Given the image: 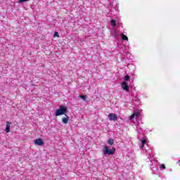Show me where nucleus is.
Here are the masks:
<instances>
[{"mask_svg":"<svg viewBox=\"0 0 180 180\" xmlns=\"http://www.w3.org/2000/svg\"><path fill=\"white\" fill-rule=\"evenodd\" d=\"M34 144H36V146H44V141H43L41 139H37L34 140Z\"/></svg>","mask_w":180,"mask_h":180,"instance_id":"nucleus-3","label":"nucleus"},{"mask_svg":"<svg viewBox=\"0 0 180 180\" xmlns=\"http://www.w3.org/2000/svg\"><path fill=\"white\" fill-rule=\"evenodd\" d=\"M79 98H81V99H82L84 102H86V98H88V96H86V95H84V96L79 95Z\"/></svg>","mask_w":180,"mask_h":180,"instance_id":"nucleus-10","label":"nucleus"},{"mask_svg":"<svg viewBox=\"0 0 180 180\" xmlns=\"http://www.w3.org/2000/svg\"><path fill=\"white\" fill-rule=\"evenodd\" d=\"M134 116H136V115L133 114L132 115H131V119H134Z\"/></svg>","mask_w":180,"mask_h":180,"instance_id":"nucleus-17","label":"nucleus"},{"mask_svg":"<svg viewBox=\"0 0 180 180\" xmlns=\"http://www.w3.org/2000/svg\"><path fill=\"white\" fill-rule=\"evenodd\" d=\"M108 119L110 121H112V120L116 121V120H117V115H116V114H115V113H110L108 115Z\"/></svg>","mask_w":180,"mask_h":180,"instance_id":"nucleus-4","label":"nucleus"},{"mask_svg":"<svg viewBox=\"0 0 180 180\" xmlns=\"http://www.w3.org/2000/svg\"><path fill=\"white\" fill-rule=\"evenodd\" d=\"M124 81H127L128 79H130V76H129V75H126L125 77H124Z\"/></svg>","mask_w":180,"mask_h":180,"instance_id":"nucleus-14","label":"nucleus"},{"mask_svg":"<svg viewBox=\"0 0 180 180\" xmlns=\"http://www.w3.org/2000/svg\"><path fill=\"white\" fill-rule=\"evenodd\" d=\"M65 117L62 119V122L64 123V124H67V123H68V116H67L65 114Z\"/></svg>","mask_w":180,"mask_h":180,"instance_id":"nucleus-7","label":"nucleus"},{"mask_svg":"<svg viewBox=\"0 0 180 180\" xmlns=\"http://www.w3.org/2000/svg\"><path fill=\"white\" fill-rule=\"evenodd\" d=\"M141 147H142V148H144V144H146L147 141L144 139H141Z\"/></svg>","mask_w":180,"mask_h":180,"instance_id":"nucleus-8","label":"nucleus"},{"mask_svg":"<svg viewBox=\"0 0 180 180\" xmlns=\"http://www.w3.org/2000/svg\"><path fill=\"white\" fill-rule=\"evenodd\" d=\"M27 1H29V0H19V2H20V3H22V2H27Z\"/></svg>","mask_w":180,"mask_h":180,"instance_id":"nucleus-15","label":"nucleus"},{"mask_svg":"<svg viewBox=\"0 0 180 180\" xmlns=\"http://www.w3.org/2000/svg\"><path fill=\"white\" fill-rule=\"evenodd\" d=\"M116 149L115 148H112L111 150H109V148H108V146H104V148H103V155H113Z\"/></svg>","mask_w":180,"mask_h":180,"instance_id":"nucleus-2","label":"nucleus"},{"mask_svg":"<svg viewBox=\"0 0 180 180\" xmlns=\"http://www.w3.org/2000/svg\"><path fill=\"white\" fill-rule=\"evenodd\" d=\"M53 37H60V34H58V32H55Z\"/></svg>","mask_w":180,"mask_h":180,"instance_id":"nucleus-13","label":"nucleus"},{"mask_svg":"<svg viewBox=\"0 0 180 180\" xmlns=\"http://www.w3.org/2000/svg\"><path fill=\"white\" fill-rule=\"evenodd\" d=\"M68 112L67 106L60 105L59 109L56 110L55 112L56 116H61V115H65Z\"/></svg>","mask_w":180,"mask_h":180,"instance_id":"nucleus-1","label":"nucleus"},{"mask_svg":"<svg viewBox=\"0 0 180 180\" xmlns=\"http://www.w3.org/2000/svg\"><path fill=\"white\" fill-rule=\"evenodd\" d=\"M108 143L110 146H113V144H115V141L112 139H108Z\"/></svg>","mask_w":180,"mask_h":180,"instance_id":"nucleus-12","label":"nucleus"},{"mask_svg":"<svg viewBox=\"0 0 180 180\" xmlns=\"http://www.w3.org/2000/svg\"><path fill=\"white\" fill-rule=\"evenodd\" d=\"M11 124H12V122H9V121L6 122V133L11 132Z\"/></svg>","mask_w":180,"mask_h":180,"instance_id":"nucleus-5","label":"nucleus"},{"mask_svg":"<svg viewBox=\"0 0 180 180\" xmlns=\"http://www.w3.org/2000/svg\"><path fill=\"white\" fill-rule=\"evenodd\" d=\"M122 88L124 89V90L126 91L127 92H129V85L127 84V82H122Z\"/></svg>","mask_w":180,"mask_h":180,"instance_id":"nucleus-6","label":"nucleus"},{"mask_svg":"<svg viewBox=\"0 0 180 180\" xmlns=\"http://www.w3.org/2000/svg\"><path fill=\"white\" fill-rule=\"evenodd\" d=\"M110 25H111V26H112V27H116V20H111Z\"/></svg>","mask_w":180,"mask_h":180,"instance_id":"nucleus-11","label":"nucleus"},{"mask_svg":"<svg viewBox=\"0 0 180 180\" xmlns=\"http://www.w3.org/2000/svg\"><path fill=\"white\" fill-rule=\"evenodd\" d=\"M160 168H162L163 169H165V165H162L160 166Z\"/></svg>","mask_w":180,"mask_h":180,"instance_id":"nucleus-16","label":"nucleus"},{"mask_svg":"<svg viewBox=\"0 0 180 180\" xmlns=\"http://www.w3.org/2000/svg\"><path fill=\"white\" fill-rule=\"evenodd\" d=\"M136 117H139V116H140V113L138 112V113H136Z\"/></svg>","mask_w":180,"mask_h":180,"instance_id":"nucleus-18","label":"nucleus"},{"mask_svg":"<svg viewBox=\"0 0 180 180\" xmlns=\"http://www.w3.org/2000/svg\"><path fill=\"white\" fill-rule=\"evenodd\" d=\"M121 37H122V40H126L127 41H129V38L124 34H122Z\"/></svg>","mask_w":180,"mask_h":180,"instance_id":"nucleus-9","label":"nucleus"}]
</instances>
